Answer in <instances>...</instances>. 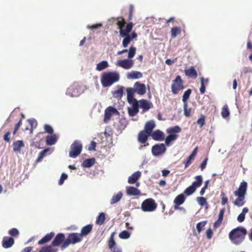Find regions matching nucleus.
<instances>
[{
	"label": "nucleus",
	"instance_id": "obj_32",
	"mask_svg": "<svg viewBox=\"0 0 252 252\" xmlns=\"http://www.w3.org/2000/svg\"><path fill=\"white\" fill-rule=\"evenodd\" d=\"M126 193L129 195H137L140 194V191L136 188L130 187L127 189Z\"/></svg>",
	"mask_w": 252,
	"mask_h": 252
},
{
	"label": "nucleus",
	"instance_id": "obj_56",
	"mask_svg": "<svg viewBox=\"0 0 252 252\" xmlns=\"http://www.w3.org/2000/svg\"><path fill=\"white\" fill-rule=\"evenodd\" d=\"M44 130L47 133L49 134H52L54 131L52 127L47 124L44 125Z\"/></svg>",
	"mask_w": 252,
	"mask_h": 252
},
{
	"label": "nucleus",
	"instance_id": "obj_15",
	"mask_svg": "<svg viewBox=\"0 0 252 252\" xmlns=\"http://www.w3.org/2000/svg\"><path fill=\"white\" fill-rule=\"evenodd\" d=\"M132 105L131 108H128V112L129 116H134L139 112L138 101L129 102Z\"/></svg>",
	"mask_w": 252,
	"mask_h": 252
},
{
	"label": "nucleus",
	"instance_id": "obj_48",
	"mask_svg": "<svg viewBox=\"0 0 252 252\" xmlns=\"http://www.w3.org/2000/svg\"><path fill=\"white\" fill-rule=\"evenodd\" d=\"M128 51V58L129 59L132 58L135 55L136 53V48L131 46L130 47Z\"/></svg>",
	"mask_w": 252,
	"mask_h": 252
},
{
	"label": "nucleus",
	"instance_id": "obj_35",
	"mask_svg": "<svg viewBox=\"0 0 252 252\" xmlns=\"http://www.w3.org/2000/svg\"><path fill=\"white\" fill-rule=\"evenodd\" d=\"M108 66V63L106 61H103L97 64L96 69L98 71H102Z\"/></svg>",
	"mask_w": 252,
	"mask_h": 252
},
{
	"label": "nucleus",
	"instance_id": "obj_4",
	"mask_svg": "<svg viewBox=\"0 0 252 252\" xmlns=\"http://www.w3.org/2000/svg\"><path fill=\"white\" fill-rule=\"evenodd\" d=\"M82 239L81 234L78 233H72L68 235L66 239L61 245L62 249L67 248L70 244H75L80 242Z\"/></svg>",
	"mask_w": 252,
	"mask_h": 252
},
{
	"label": "nucleus",
	"instance_id": "obj_43",
	"mask_svg": "<svg viewBox=\"0 0 252 252\" xmlns=\"http://www.w3.org/2000/svg\"><path fill=\"white\" fill-rule=\"evenodd\" d=\"M52 245H49L43 247L39 251V252H56L57 249H52Z\"/></svg>",
	"mask_w": 252,
	"mask_h": 252
},
{
	"label": "nucleus",
	"instance_id": "obj_44",
	"mask_svg": "<svg viewBox=\"0 0 252 252\" xmlns=\"http://www.w3.org/2000/svg\"><path fill=\"white\" fill-rule=\"evenodd\" d=\"M181 29L178 27H174L171 29V33L172 38H175L178 34L180 33Z\"/></svg>",
	"mask_w": 252,
	"mask_h": 252
},
{
	"label": "nucleus",
	"instance_id": "obj_61",
	"mask_svg": "<svg viewBox=\"0 0 252 252\" xmlns=\"http://www.w3.org/2000/svg\"><path fill=\"white\" fill-rule=\"evenodd\" d=\"M102 26V24H101V23H99V24L93 25L92 26L88 25L87 26V28L88 29L93 30V29H96L98 28L101 27Z\"/></svg>",
	"mask_w": 252,
	"mask_h": 252
},
{
	"label": "nucleus",
	"instance_id": "obj_50",
	"mask_svg": "<svg viewBox=\"0 0 252 252\" xmlns=\"http://www.w3.org/2000/svg\"><path fill=\"white\" fill-rule=\"evenodd\" d=\"M206 224V221H201L199 223H198L196 224V229L197 230V232L199 233L201 232V231L203 230V228L205 226Z\"/></svg>",
	"mask_w": 252,
	"mask_h": 252
},
{
	"label": "nucleus",
	"instance_id": "obj_30",
	"mask_svg": "<svg viewBox=\"0 0 252 252\" xmlns=\"http://www.w3.org/2000/svg\"><path fill=\"white\" fill-rule=\"evenodd\" d=\"M92 228L93 225L92 224H88L81 229V233H80V234H81L82 237H83V236H86L89 234L92 231Z\"/></svg>",
	"mask_w": 252,
	"mask_h": 252
},
{
	"label": "nucleus",
	"instance_id": "obj_25",
	"mask_svg": "<svg viewBox=\"0 0 252 252\" xmlns=\"http://www.w3.org/2000/svg\"><path fill=\"white\" fill-rule=\"evenodd\" d=\"M57 138L55 134L48 135L46 137V142L47 145L52 146L56 144Z\"/></svg>",
	"mask_w": 252,
	"mask_h": 252
},
{
	"label": "nucleus",
	"instance_id": "obj_13",
	"mask_svg": "<svg viewBox=\"0 0 252 252\" xmlns=\"http://www.w3.org/2000/svg\"><path fill=\"white\" fill-rule=\"evenodd\" d=\"M150 136L152 138L157 141H162L164 139V133L160 130L157 129L153 131L151 134Z\"/></svg>",
	"mask_w": 252,
	"mask_h": 252
},
{
	"label": "nucleus",
	"instance_id": "obj_52",
	"mask_svg": "<svg viewBox=\"0 0 252 252\" xmlns=\"http://www.w3.org/2000/svg\"><path fill=\"white\" fill-rule=\"evenodd\" d=\"M196 200L198 203L201 206L207 204L206 199L203 197H197Z\"/></svg>",
	"mask_w": 252,
	"mask_h": 252
},
{
	"label": "nucleus",
	"instance_id": "obj_10",
	"mask_svg": "<svg viewBox=\"0 0 252 252\" xmlns=\"http://www.w3.org/2000/svg\"><path fill=\"white\" fill-rule=\"evenodd\" d=\"M133 61L131 59L118 60L116 65L125 69H129L133 65Z\"/></svg>",
	"mask_w": 252,
	"mask_h": 252
},
{
	"label": "nucleus",
	"instance_id": "obj_27",
	"mask_svg": "<svg viewBox=\"0 0 252 252\" xmlns=\"http://www.w3.org/2000/svg\"><path fill=\"white\" fill-rule=\"evenodd\" d=\"M54 235V233L53 232H51L50 233L47 234L44 237H43L38 241V244L39 245H42L49 242L52 239Z\"/></svg>",
	"mask_w": 252,
	"mask_h": 252
},
{
	"label": "nucleus",
	"instance_id": "obj_57",
	"mask_svg": "<svg viewBox=\"0 0 252 252\" xmlns=\"http://www.w3.org/2000/svg\"><path fill=\"white\" fill-rule=\"evenodd\" d=\"M67 178V175L65 173H63L62 175H61V176L60 177V180H59V184L60 185H62L63 184V183H64V181L65 180H66V179Z\"/></svg>",
	"mask_w": 252,
	"mask_h": 252
},
{
	"label": "nucleus",
	"instance_id": "obj_31",
	"mask_svg": "<svg viewBox=\"0 0 252 252\" xmlns=\"http://www.w3.org/2000/svg\"><path fill=\"white\" fill-rule=\"evenodd\" d=\"M124 89V87L123 86L119 87L117 90L113 92V96L116 98L121 99L123 95Z\"/></svg>",
	"mask_w": 252,
	"mask_h": 252
},
{
	"label": "nucleus",
	"instance_id": "obj_14",
	"mask_svg": "<svg viewBox=\"0 0 252 252\" xmlns=\"http://www.w3.org/2000/svg\"><path fill=\"white\" fill-rule=\"evenodd\" d=\"M133 87L136 93L138 94L143 95L146 93V86L144 84L136 82L134 84Z\"/></svg>",
	"mask_w": 252,
	"mask_h": 252
},
{
	"label": "nucleus",
	"instance_id": "obj_45",
	"mask_svg": "<svg viewBox=\"0 0 252 252\" xmlns=\"http://www.w3.org/2000/svg\"><path fill=\"white\" fill-rule=\"evenodd\" d=\"M115 232H113L110 236V239L108 242V247L110 249H112L116 245V243L114 240Z\"/></svg>",
	"mask_w": 252,
	"mask_h": 252
},
{
	"label": "nucleus",
	"instance_id": "obj_51",
	"mask_svg": "<svg viewBox=\"0 0 252 252\" xmlns=\"http://www.w3.org/2000/svg\"><path fill=\"white\" fill-rule=\"evenodd\" d=\"M106 135L107 132L106 131L97 134L98 141L100 143H102L104 141V138L106 137Z\"/></svg>",
	"mask_w": 252,
	"mask_h": 252
},
{
	"label": "nucleus",
	"instance_id": "obj_58",
	"mask_svg": "<svg viewBox=\"0 0 252 252\" xmlns=\"http://www.w3.org/2000/svg\"><path fill=\"white\" fill-rule=\"evenodd\" d=\"M197 123L200 126V127H202L205 124V118L203 115L201 116V117L197 121Z\"/></svg>",
	"mask_w": 252,
	"mask_h": 252
},
{
	"label": "nucleus",
	"instance_id": "obj_11",
	"mask_svg": "<svg viewBox=\"0 0 252 252\" xmlns=\"http://www.w3.org/2000/svg\"><path fill=\"white\" fill-rule=\"evenodd\" d=\"M118 114L119 112L116 108L111 106L108 107L105 110L104 122L106 123H108L113 114Z\"/></svg>",
	"mask_w": 252,
	"mask_h": 252
},
{
	"label": "nucleus",
	"instance_id": "obj_64",
	"mask_svg": "<svg viewBox=\"0 0 252 252\" xmlns=\"http://www.w3.org/2000/svg\"><path fill=\"white\" fill-rule=\"evenodd\" d=\"M21 124H22V121L21 120H20L19 121V122L16 124L15 128H14V131H13V134H15L16 133L17 131L19 129V127L21 125Z\"/></svg>",
	"mask_w": 252,
	"mask_h": 252
},
{
	"label": "nucleus",
	"instance_id": "obj_55",
	"mask_svg": "<svg viewBox=\"0 0 252 252\" xmlns=\"http://www.w3.org/2000/svg\"><path fill=\"white\" fill-rule=\"evenodd\" d=\"M204 78L203 77L201 78V87L200 88V92L201 94H203L205 92V86L204 84Z\"/></svg>",
	"mask_w": 252,
	"mask_h": 252
},
{
	"label": "nucleus",
	"instance_id": "obj_24",
	"mask_svg": "<svg viewBox=\"0 0 252 252\" xmlns=\"http://www.w3.org/2000/svg\"><path fill=\"white\" fill-rule=\"evenodd\" d=\"M156 125L154 121H150L147 122L145 126V131L151 134L153 131V129L155 128Z\"/></svg>",
	"mask_w": 252,
	"mask_h": 252
},
{
	"label": "nucleus",
	"instance_id": "obj_21",
	"mask_svg": "<svg viewBox=\"0 0 252 252\" xmlns=\"http://www.w3.org/2000/svg\"><path fill=\"white\" fill-rule=\"evenodd\" d=\"M139 107L142 108L144 111H146L149 110L152 105V103L148 102L146 99H141L138 101Z\"/></svg>",
	"mask_w": 252,
	"mask_h": 252
},
{
	"label": "nucleus",
	"instance_id": "obj_7",
	"mask_svg": "<svg viewBox=\"0 0 252 252\" xmlns=\"http://www.w3.org/2000/svg\"><path fill=\"white\" fill-rule=\"evenodd\" d=\"M173 82V84L171 85L172 92L174 94H177L179 91L184 89L183 81L181 76L178 75Z\"/></svg>",
	"mask_w": 252,
	"mask_h": 252
},
{
	"label": "nucleus",
	"instance_id": "obj_60",
	"mask_svg": "<svg viewBox=\"0 0 252 252\" xmlns=\"http://www.w3.org/2000/svg\"><path fill=\"white\" fill-rule=\"evenodd\" d=\"M96 142L94 141H92L90 144V145L89 146L88 148V150L90 151H95V147H96Z\"/></svg>",
	"mask_w": 252,
	"mask_h": 252
},
{
	"label": "nucleus",
	"instance_id": "obj_47",
	"mask_svg": "<svg viewBox=\"0 0 252 252\" xmlns=\"http://www.w3.org/2000/svg\"><path fill=\"white\" fill-rule=\"evenodd\" d=\"M130 236V233L127 230H123L119 234V237L122 239H128Z\"/></svg>",
	"mask_w": 252,
	"mask_h": 252
},
{
	"label": "nucleus",
	"instance_id": "obj_12",
	"mask_svg": "<svg viewBox=\"0 0 252 252\" xmlns=\"http://www.w3.org/2000/svg\"><path fill=\"white\" fill-rule=\"evenodd\" d=\"M65 240L64 234L60 233L55 236L51 244L53 247H58L60 245L61 246Z\"/></svg>",
	"mask_w": 252,
	"mask_h": 252
},
{
	"label": "nucleus",
	"instance_id": "obj_16",
	"mask_svg": "<svg viewBox=\"0 0 252 252\" xmlns=\"http://www.w3.org/2000/svg\"><path fill=\"white\" fill-rule=\"evenodd\" d=\"M14 244V239L10 237H4L2 241V246L5 249H8L12 247Z\"/></svg>",
	"mask_w": 252,
	"mask_h": 252
},
{
	"label": "nucleus",
	"instance_id": "obj_28",
	"mask_svg": "<svg viewBox=\"0 0 252 252\" xmlns=\"http://www.w3.org/2000/svg\"><path fill=\"white\" fill-rule=\"evenodd\" d=\"M142 77V74L140 72L137 71H132L128 73L127 75L128 79H139Z\"/></svg>",
	"mask_w": 252,
	"mask_h": 252
},
{
	"label": "nucleus",
	"instance_id": "obj_46",
	"mask_svg": "<svg viewBox=\"0 0 252 252\" xmlns=\"http://www.w3.org/2000/svg\"><path fill=\"white\" fill-rule=\"evenodd\" d=\"M124 38L123 40L122 44L123 46L126 48L128 46V44L130 43V41L132 40V39L130 37V35H127L124 37Z\"/></svg>",
	"mask_w": 252,
	"mask_h": 252
},
{
	"label": "nucleus",
	"instance_id": "obj_34",
	"mask_svg": "<svg viewBox=\"0 0 252 252\" xmlns=\"http://www.w3.org/2000/svg\"><path fill=\"white\" fill-rule=\"evenodd\" d=\"M196 181L192 183L191 186L194 187L195 189L201 186L202 183V178L201 176L198 175L195 177Z\"/></svg>",
	"mask_w": 252,
	"mask_h": 252
},
{
	"label": "nucleus",
	"instance_id": "obj_18",
	"mask_svg": "<svg viewBox=\"0 0 252 252\" xmlns=\"http://www.w3.org/2000/svg\"><path fill=\"white\" fill-rule=\"evenodd\" d=\"M133 26V25L132 23L130 22L127 24V25L126 26V27L125 29H120V35L122 37H124L127 35H129V33L132 30Z\"/></svg>",
	"mask_w": 252,
	"mask_h": 252
},
{
	"label": "nucleus",
	"instance_id": "obj_2",
	"mask_svg": "<svg viewBox=\"0 0 252 252\" xmlns=\"http://www.w3.org/2000/svg\"><path fill=\"white\" fill-rule=\"evenodd\" d=\"M246 234L247 230L245 228L238 227L229 232V238L233 244L239 245L244 240Z\"/></svg>",
	"mask_w": 252,
	"mask_h": 252
},
{
	"label": "nucleus",
	"instance_id": "obj_41",
	"mask_svg": "<svg viewBox=\"0 0 252 252\" xmlns=\"http://www.w3.org/2000/svg\"><path fill=\"white\" fill-rule=\"evenodd\" d=\"M230 113L228 108L226 105H225L222 108L221 115L223 118H226L228 117Z\"/></svg>",
	"mask_w": 252,
	"mask_h": 252
},
{
	"label": "nucleus",
	"instance_id": "obj_6",
	"mask_svg": "<svg viewBox=\"0 0 252 252\" xmlns=\"http://www.w3.org/2000/svg\"><path fill=\"white\" fill-rule=\"evenodd\" d=\"M157 207L155 200L152 198L145 200L141 204V209L144 212H152Z\"/></svg>",
	"mask_w": 252,
	"mask_h": 252
},
{
	"label": "nucleus",
	"instance_id": "obj_54",
	"mask_svg": "<svg viewBox=\"0 0 252 252\" xmlns=\"http://www.w3.org/2000/svg\"><path fill=\"white\" fill-rule=\"evenodd\" d=\"M184 115L186 117H189L190 114L191 109H188L187 107V104H184Z\"/></svg>",
	"mask_w": 252,
	"mask_h": 252
},
{
	"label": "nucleus",
	"instance_id": "obj_26",
	"mask_svg": "<svg viewBox=\"0 0 252 252\" xmlns=\"http://www.w3.org/2000/svg\"><path fill=\"white\" fill-rule=\"evenodd\" d=\"M13 147L15 152L20 153L21 149L24 147V143L22 140H18L13 143Z\"/></svg>",
	"mask_w": 252,
	"mask_h": 252
},
{
	"label": "nucleus",
	"instance_id": "obj_53",
	"mask_svg": "<svg viewBox=\"0 0 252 252\" xmlns=\"http://www.w3.org/2000/svg\"><path fill=\"white\" fill-rule=\"evenodd\" d=\"M8 233L11 236L15 237L19 235V231L17 229L13 228L9 230Z\"/></svg>",
	"mask_w": 252,
	"mask_h": 252
},
{
	"label": "nucleus",
	"instance_id": "obj_42",
	"mask_svg": "<svg viewBox=\"0 0 252 252\" xmlns=\"http://www.w3.org/2000/svg\"><path fill=\"white\" fill-rule=\"evenodd\" d=\"M191 93V90L190 89H188L184 93L183 98H182V101L184 103V104H187V100L189 98L190 94Z\"/></svg>",
	"mask_w": 252,
	"mask_h": 252
},
{
	"label": "nucleus",
	"instance_id": "obj_22",
	"mask_svg": "<svg viewBox=\"0 0 252 252\" xmlns=\"http://www.w3.org/2000/svg\"><path fill=\"white\" fill-rule=\"evenodd\" d=\"M141 175L140 171H136L133 173L128 179V183L129 184L135 183Z\"/></svg>",
	"mask_w": 252,
	"mask_h": 252
},
{
	"label": "nucleus",
	"instance_id": "obj_29",
	"mask_svg": "<svg viewBox=\"0 0 252 252\" xmlns=\"http://www.w3.org/2000/svg\"><path fill=\"white\" fill-rule=\"evenodd\" d=\"M123 193L121 191H119L116 194H114L110 200V204L113 205L118 202L122 198Z\"/></svg>",
	"mask_w": 252,
	"mask_h": 252
},
{
	"label": "nucleus",
	"instance_id": "obj_62",
	"mask_svg": "<svg viewBox=\"0 0 252 252\" xmlns=\"http://www.w3.org/2000/svg\"><path fill=\"white\" fill-rule=\"evenodd\" d=\"M28 121L29 124L31 125V132H32V127L34 126V125H35V126H37V122L34 119H33V118L29 119L28 120Z\"/></svg>",
	"mask_w": 252,
	"mask_h": 252
},
{
	"label": "nucleus",
	"instance_id": "obj_8",
	"mask_svg": "<svg viewBox=\"0 0 252 252\" xmlns=\"http://www.w3.org/2000/svg\"><path fill=\"white\" fill-rule=\"evenodd\" d=\"M166 150L165 145L163 143L157 144L152 148V154L154 156L158 157L163 155Z\"/></svg>",
	"mask_w": 252,
	"mask_h": 252
},
{
	"label": "nucleus",
	"instance_id": "obj_40",
	"mask_svg": "<svg viewBox=\"0 0 252 252\" xmlns=\"http://www.w3.org/2000/svg\"><path fill=\"white\" fill-rule=\"evenodd\" d=\"M181 131V128L178 126H176L167 129V132L171 134H173V133H175L174 134L179 133Z\"/></svg>",
	"mask_w": 252,
	"mask_h": 252
},
{
	"label": "nucleus",
	"instance_id": "obj_33",
	"mask_svg": "<svg viewBox=\"0 0 252 252\" xmlns=\"http://www.w3.org/2000/svg\"><path fill=\"white\" fill-rule=\"evenodd\" d=\"M249 211L248 208L245 207L243 209L242 212L238 215L237 217V220L240 222H242L244 221L245 219V215Z\"/></svg>",
	"mask_w": 252,
	"mask_h": 252
},
{
	"label": "nucleus",
	"instance_id": "obj_1",
	"mask_svg": "<svg viewBox=\"0 0 252 252\" xmlns=\"http://www.w3.org/2000/svg\"><path fill=\"white\" fill-rule=\"evenodd\" d=\"M247 189V183L243 181L241 183L237 190L234 191L235 196L237 199L233 202L234 205L238 207H241L245 204V196L246 194Z\"/></svg>",
	"mask_w": 252,
	"mask_h": 252
},
{
	"label": "nucleus",
	"instance_id": "obj_19",
	"mask_svg": "<svg viewBox=\"0 0 252 252\" xmlns=\"http://www.w3.org/2000/svg\"><path fill=\"white\" fill-rule=\"evenodd\" d=\"M150 134L143 130L141 131L138 135V141L142 144H145Z\"/></svg>",
	"mask_w": 252,
	"mask_h": 252
},
{
	"label": "nucleus",
	"instance_id": "obj_3",
	"mask_svg": "<svg viewBox=\"0 0 252 252\" xmlns=\"http://www.w3.org/2000/svg\"><path fill=\"white\" fill-rule=\"evenodd\" d=\"M120 76L118 72H108L104 73L101 77V82L104 87H109L119 80Z\"/></svg>",
	"mask_w": 252,
	"mask_h": 252
},
{
	"label": "nucleus",
	"instance_id": "obj_37",
	"mask_svg": "<svg viewBox=\"0 0 252 252\" xmlns=\"http://www.w3.org/2000/svg\"><path fill=\"white\" fill-rule=\"evenodd\" d=\"M177 135L176 134H169L165 139V143L167 146L170 145V143L176 139Z\"/></svg>",
	"mask_w": 252,
	"mask_h": 252
},
{
	"label": "nucleus",
	"instance_id": "obj_5",
	"mask_svg": "<svg viewBox=\"0 0 252 252\" xmlns=\"http://www.w3.org/2000/svg\"><path fill=\"white\" fill-rule=\"evenodd\" d=\"M82 150V144L81 142L75 140L70 146V151L69 153V156L72 158H75L81 153Z\"/></svg>",
	"mask_w": 252,
	"mask_h": 252
},
{
	"label": "nucleus",
	"instance_id": "obj_49",
	"mask_svg": "<svg viewBox=\"0 0 252 252\" xmlns=\"http://www.w3.org/2000/svg\"><path fill=\"white\" fill-rule=\"evenodd\" d=\"M196 189L191 185L188 187L184 191V193L187 195H190L195 192Z\"/></svg>",
	"mask_w": 252,
	"mask_h": 252
},
{
	"label": "nucleus",
	"instance_id": "obj_59",
	"mask_svg": "<svg viewBox=\"0 0 252 252\" xmlns=\"http://www.w3.org/2000/svg\"><path fill=\"white\" fill-rule=\"evenodd\" d=\"M197 148H195L192 153L190 154V155L188 157V159L191 161L194 158V157H195L196 153H197Z\"/></svg>",
	"mask_w": 252,
	"mask_h": 252
},
{
	"label": "nucleus",
	"instance_id": "obj_36",
	"mask_svg": "<svg viewBox=\"0 0 252 252\" xmlns=\"http://www.w3.org/2000/svg\"><path fill=\"white\" fill-rule=\"evenodd\" d=\"M185 200V197L183 194L178 195L174 199V203L176 205L182 204Z\"/></svg>",
	"mask_w": 252,
	"mask_h": 252
},
{
	"label": "nucleus",
	"instance_id": "obj_39",
	"mask_svg": "<svg viewBox=\"0 0 252 252\" xmlns=\"http://www.w3.org/2000/svg\"><path fill=\"white\" fill-rule=\"evenodd\" d=\"M50 150V148H45L41 151L38 155V157L37 159V162L40 161L43 159V158L47 155V153L49 152Z\"/></svg>",
	"mask_w": 252,
	"mask_h": 252
},
{
	"label": "nucleus",
	"instance_id": "obj_63",
	"mask_svg": "<svg viewBox=\"0 0 252 252\" xmlns=\"http://www.w3.org/2000/svg\"><path fill=\"white\" fill-rule=\"evenodd\" d=\"M224 212H225V209L224 208L221 209L220 211V212H219V216H218V219H220V220H223V216H224Z\"/></svg>",
	"mask_w": 252,
	"mask_h": 252
},
{
	"label": "nucleus",
	"instance_id": "obj_38",
	"mask_svg": "<svg viewBox=\"0 0 252 252\" xmlns=\"http://www.w3.org/2000/svg\"><path fill=\"white\" fill-rule=\"evenodd\" d=\"M105 214L102 212L97 216L96 220V223L98 225L102 224L105 220Z\"/></svg>",
	"mask_w": 252,
	"mask_h": 252
},
{
	"label": "nucleus",
	"instance_id": "obj_9",
	"mask_svg": "<svg viewBox=\"0 0 252 252\" xmlns=\"http://www.w3.org/2000/svg\"><path fill=\"white\" fill-rule=\"evenodd\" d=\"M81 93L80 86L77 84H74L68 88L66 94L72 97L78 96Z\"/></svg>",
	"mask_w": 252,
	"mask_h": 252
},
{
	"label": "nucleus",
	"instance_id": "obj_20",
	"mask_svg": "<svg viewBox=\"0 0 252 252\" xmlns=\"http://www.w3.org/2000/svg\"><path fill=\"white\" fill-rule=\"evenodd\" d=\"M185 73L186 76L189 77H192L194 79L196 78L197 76V71L193 66L189 68L185 69Z\"/></svg>",
	"mask_w": 252,
	"mask_h": 252
},
{
	"label": "nucleus",
	"instance_id": "obj_17",
	"mask_svg": "<svg viewBox=\"0 0 252 252\" xmlns=\"http://www.w3.org/2000/svg\"><path fill=\"white\" fill-rule=\"evenodd\" d=\"M127 93V99L128 102H137L138 101L136 99L134 98L133 94L136 93L135 89L133 88H127L126 89Z\"/></svg>",
	"mask_w": 252,
	"mask_h": 252
},
{
	"label": "nucleus",
	"instance_id": "obj_23",
	"mask_svg": "<svg viewBox=\"0 0 252 252\" xmlns=\"http://www.w3.org/2000/svg\"><path fill=\"white\" fill-rule=\"evenodd\" d=\"M95 162V159L94 158H87L83 161L81 166L85 168H90L94 165Z\"/></svg>",
	"mask_w": 252,
	"mask_h": 252
}]
</instances>
